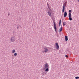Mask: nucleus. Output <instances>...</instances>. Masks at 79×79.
I'll list each match as a JSON object with an SVG mask.
<instances>
[{"mask_svg": "<svg viewBox=\"0 0 79 79\" xmlns=\"http://www.w3.org/2000/svg\"><path fill=\"white\" fill-rule=\"evenodd\" d=\"M67 3V2L66 1L64 3V5H63V7L62 9V12L64 11V10H65V7L66 6V4Z\"/></svg>", "mask_w": 79, "mask_h": 79, "instance_id": "obj_1", "label": "nucleus"}, {"mask_svg": "<svg viewBox=\"0 0 79 79\" xmlns=\"http://www.w3.org/2000/svg\"><path fill=\"white\" fill-rule=\"evenodd\" d=\"M54 23V28L55 31L56 32V33L57 32V28H56V24L55 23V22H53Z\"/></svg>", "mask_w": 79, "mask_h": 79, "instance_id": "obj_2", "label": "nucleus"}, {"mask_svg": "<svg viewBox=\"0 0 79 79\" xmlns=\"http://www.w3.org/2000/svg\"><path fill=\"white\" fill-rule=\"evenodd\" d=\"M44 48V49L45 50L44 51H43L42 52V53H46V52H48V49H47V48Z\"/></svg>", "mask_w": 79, "mask_h": 79, "instance_id": "obj_3", "label": "nucleus"}, {"mask_svg": "<svg viewBox=\"0 0 79 79\" xmlns=\"http://www.w3.org/2000/svg\"><path fill=\"white\" fill-rule=\"evenodd\" d=\"M69 18L70 21H72V18H71V13H69Z\"/></svg>", "mask_w": 79, "mask_h": 79, "instance_id": "obj_4", "label": "nucleus"}, {"mask_svg": "<svg viewBox=\"0 0 79 79\" xmlns=\"http://www.w3.org/2000/svg\"><path fill=\"white\" fill-rule=\"evenodd\" d=\"M10 41L12 42H13L15 41V38L13 37H12L10 38Z\"/></svg>", "mask_w": 79, "mask_h": 79, "instance_id": "obj_5", "label": "nucleus"}, {"mask_svg": "<svg viewBox=\"0 0 79 79\" xmlns=\"http://www.w3.org/2000/svg\"><path fill=\"white\" fill-rule=\"evenodd\" d=\"M45 68L44 69H46V68H49V65L48 63H46L45 65Z\"/></svg>", "mask_w": 79, "mask_h": 79, "instance_id": "obj_6", "label": "nucleus"}, {"mask_svg": "<svg viewBox=\"0 0 79 79\" xmlns=\"http://www.w3.org/2000/svg\"><path fill=\"white\" fill-rule=\"evenodd\" d=\"M56 49H59V45H58V43H56Z\"/></svg>", "mask_w": 79, "mask_h": 79, "instance_id": "obj_7", "label": "nucleus"}, {"mask_svg": "<svg viewBox=\"0 0 79 79\" xmlns=\"http://www.w3.org/2000/svg\"><path fill=\"white\" fill-rule=\"evenodd\" d=\"M47 5L48 6V8H49V9L50 10H51V6H50L49 5V4H48V3H47Z\"/></svg>", "mask_w": 79, "mask_h": 79, "instance_id": "obj_8", "label": "nucleus"}, {"mask_svg": "<svg viewBox=\"0 0 79 79\" xmlns=\"http://www.w3.org/2000/svg\"><path fill=\"white\" fill-rule=\"evenodd\" d=\"M47 13H48V15L49 16H52V14L50 11H48V12H47Z\"/></svg>", "mask_w": 79, "mask_h": 79, "instance_id": "obj_9", "label": "nucleus"}, {"mask_svg": "<svg viewBox=\"0 0 79 79\" xmlns=\"http://www.w3.org/2000/svg\"><path fill=\"white\" fill-rule=\"evenodd\" d=\"M66 16H67V12L65 11L64 13V17H66Z\"/></svg>", "mask_w": 79, "mask_h": 79, "instance_id": "obj_10", "label": "nucleus"}, {"mask_svg": "<svg viewBox=\"0 0 79 79\" xmlns=\"http://www.w3.org/2000/svg\"><path fill=\"white\" fill-rule=\"evenodd\" d=\"M65 41H68V36H65Z\"/></svg>", "mask_w": 79, "mask_h": 79, "instance_id": "obj_11", "label": "nucleus"}, {"mask_svg": "<svg viewBox=\"0 0 79 79\" xmlns=\"http://www.w3.org/2000/svg\"><path fill=\"white\" fill-rule=\"evenodd\" d=\"M62 31V27H61L59 30V32H60Z\"/></svg>", "mask_w": 79, "mask_h": 79, "instance_id": "obj_12", "label": "nucleus"}, {"mask_svg": "<svg viewBox=\"0 0 79 79\" xmlns=\"http://www.w3.org/2000/svg\"><path fill=\"white\" fill-rule=\"evenodd\" d=\"M61 20L60 19L59 21V26H60V25H61Z\"/></svg>", "mask_w": 79, "mask_h": 79, "instance_id": "obj_13", "label": "nucleus"}, {"mask_svg": "<svg viewBox=\"0 0 79 79\" xmlns=\"http://www.w3.org/2000/svg\"><path fill=\"white\" fill-rule=\"evenodd\" d=\"M15 49H14L12 51V53H15Z\"/></svg>", "mask_w": 79, "mask_h": 79, "instance_id": "obj_14", "label": "nucleus"}, {"mask_svg": "<svg viewBox=\"0 0 79 79\" xmlns=\"http://www.w3.org/2000/svg\"><path fill=\"white\" fill-rule=\"evenodd\" d=\"M49 69L48 68H46L45 70V71H48Z\"/></svg>", "mask_w": 79, "mask_h": 79, "instance_id": "obj_15", "label": "nucleus"}, {"mask_svg": "<svg viewBox=\"0 0 79 79\" xmlns=\"http://www.w3.org/2000/svg\"><path fill=\"white\" fill-rule=\"evenodd\" d=\"M63 25L64 26H65V24H66V23L65 22H63Z\"/></svg>", "mask_w": 79, "mask_h": 79, "instance_id": "obj_16", "label": "nucleus"}, {"mask_svg": "<svg viewBox=\"0 0 79 79\" xmlns=\"http://www.w3.org/2000/svg\"><path fill=\"white\" fill-rule=\"evenodd\" d=\"M17 53L16 52H15L14 53V56H17Z\"/></svg>", "mask_w": 79, "mask_h": 79, "instance_id": "obj_17", "label": "nucleus"}, {"mask_svg": "<svg viewBox=\"0 0 79 79\" xmlns=\"http://www.w3.org/2000/svg\"><path fill=\"white\" fill-rule=\"evenodd\" d=\"M72 12V10H69V13H71V12Z\"/></svg>", "mask_w": 79, "mask_h": 79, "instance_id": "obj_18", "label": "nucleus"}, {"mask_svg": "<svg viewBox=\"0 0 79 79\" xmlns=\"http://www.w3.org/2000/svg\"><path fill=\"white\" fill-rule=\"evenodd\" d=\"M79 77H75V78L76 79H79Z\"/></svg>", "mask_w": 79, "mask_h": 79, "instance_id": "obj_19", "label": "nucleus"}, {"mask_svg": "<svg viewBox=\"0 0 79 79\" xmlns=\"http://www.w3.org/2000/svg\"><path fill=\"white\" fill-rule=\"evenodd\" d=\"M65 56L66 58H68V55H66Z\"/></svg>", "mask_w": 79, "mask_h": 79, "instance_id": "obj_20", "label": "nucleus"}, {"mask_svg": "<svg viewBox=\"0 0 79 79\" xmlns=\"http://www.w3.org/2000/svg\"><path fill=\"white\" fill-rule=\"evenodd\" d=\"M56 36L57 37H59V35H56Z\"/></svg>", "mask_w": 79, "mask_h": 79, "instance_id": "obj_21", "label": "nucleus"}, {"mask_svg": "<svg viewBox=\"0 0 79 79\" xmlns=\"http://www.w3.org/2000/svg\"><path fill=\"white\" fill-rule=\"evenodd\" d=\"M17 29H19V27L17 26Z\"/></svg>", "mask_w": 79, "mask_h": 79, "instance_id": "obj_22", "label": "nucleus"}, {"mask_svg": "<svg viewBox=\"0 0 79 79\" xmlns=\"http://www.w3.org/2000/svg\"><path fill=\"white\" fill-rule=\"evenodd\" d=\"M10 13L8 14V16H10Z\"/></svg>", "mask_w": 79, "mask_h": 79, "instance_id": "obj_23", "label": "nucleus"}, {"mask_svg": "<svg viewBox=\"0 0 79 79\" xmlns=\"http://www.w3.org/2000/svg\"><path fill=\"white\" fill-rule=\"evenodd\" d=\"M77 1H78V2H79V0H77Z\"/></svg>", "mask_w": 79, "mask_h": 79, "instance_id": "obj_24", "label": "nucleus"}, {"mask_svg": "<svg viewBox=\"0 0 79 79\" xmlns=\"http://www.w3.org/2000/svg\"><path fill=\"white\" fill-rule=\"evenodd\" d=\"M15 6H16V4H15Z\"/></svg>", "mask_w": 79, "mask_h": 79, "instance_id": "obj_25", "label": "nucleus"}]
</instances>
